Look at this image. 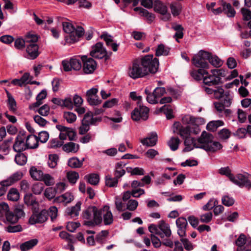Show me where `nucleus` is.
<instances>
[{"label":"nucleus","mask_w":251,"mask_h":251,"mask_svg":"<svg viewBox=\"0 0 251 251\" xmlns=\"http://www.w3.org/2000/svg\"><path fill=\"white\" fill-rule=\"evenodd\" d=\"M159 60L153 54H148L136 58L129 68L128 75L134 79L142 78L150 74H155L159 68Z\"/></svg>","instance_id":"1"},{"label":"nucleus","mask_w":251,"mask_h":251,"mask_svg":"<svg viewBox=\"0 0 251 251\" xmlns=\"http://www.w3.org/2000/svg\"><path fill=\"white\" fill-rule=\"evenodd\" d=\"M84 220L83 225L89 227H94L102 222L101 212L95 206L88 207L82 215Z\"/></svg>","instance_id":"2"},{"label":"nucleus","mask_w":251,"mask_h":251,"mask_svg":"<svg viewBox=\"0 0 251 251\" xmlns=\"http://www.w3.org/2000/svg\"><path fill=\"white\" fill-rule=\"evenodd\" d=\"M213 137L212 134L204 131L199 138L200 143L198 147L206 151L215 152L223 148L222 145L218 141H213Z\"/></svg>","instance_id":"3"},{"label":"nucleus","mask_w":251,"mask_h":251,"mask_svg":"<svg viewBox=\"0 0 251 251\" xmlns=\"http://www.w3.org/2000/svg\"><path fill=\"white\" fill-rule=\"evenodd\" d=\"M62 26L64 31L69 34L65 37L66 44L70 45L77 42L84 34V29L82 27L77 26L75 28L69 22H63Z\"/></svg>","instance_id":"4"},{"label":"nucleus","mask_w":251,"mask_h":251,"mask_svg":"<svg viewBox=\"0 0 251 251\" xmlns=\"http://www.w3.org/2000/svg\"><path fill=\"white\" fill-rule=\"evenodd\" d=\"M211 75L205 76L203 78V83L206 85L212 86L221 83L222 77H225L226 71L223 69H213L211 70Z\"/></svg>","instance_id":"5"},{"label":"nucleus","mask_w":251,"mask_h":251,"mask_svg":"<svg viewBox=\"0 0 251 251\" xmlns=\"http://www.w3.org/2000/svg\"><path fill=\"white\" fill-rule=\"evenodd\" d=\"M101 121L100 117H94L92 112L86 113L82 120V125L79 129V133L80 135L85 134L89 129L91 125L96 126L97 123Z\"/></svg>","instance_id":"6"},{"label":"nucleus","mask_w":251,"mask_h":251,"mask_svg":"<svg viewBox=\"0 0 251 251\" xmlns=\"http://www.w3.org/2000/svg\"><path fill=\"white\" fill-rule=\"evenodd\" d=\"M183 123L189 125L192 129V133L197 135L201 131L200 126L204 124L205 121L201 117H196L190 115H187L182 118Z\"/></svg>","instance_id":"7"},{"label":"nucleus","mask_w":251,"mask_h":251,"mask_svg":"<svg viewBox=\"0 0 251 251\" xmlns=\"http://www.w3.org/2000/svg\"><path fill=\"white\" fill-rule=\"evenodd\" d=\"M25 214L22 208L19 206L16 207L13 211L9 210L2 221L6 224L14 225L18 222L20 219L24 217Z\"/></svg>","instance_id":"8"},{"label":"nucleus","mask_w":251,"mask_h":251,"mask_svg":"<svg viewBox=\"0 0 251 251\" xmlns=\"http://www.w3.org/2000/svg\"><path fill=\"white\" fill-rule=\"evenodd\" d=\"M210 55V52L201 50L194 56L192 59L193 64L198 68L207 69L209 66L207 61Z\"/></svg>","instance_id":"9"},{"label":"nucleus","mask_w":251,"mask_h":251,"mask_svg":"<svg viewBox=\"0 0 251 251\" xmlns=\"http://www.w3.org/2000/svg\"><path fill=\"white\" fill-rule=\"evenodd\" d=\"M90 55L93 58L99 59H104L105 61L109 58V55L106 49L101 42H98L92 47Z\"/></svg>","instance_id":"10"},{"label":"nucleus","mask_w":251,"mask_h":251,"mask_svg":"<svg viewBox=\"0 0 251 251\" xmlns=\"http://www.w3.org/2000/svg\"><path fill=\"white\" fill-rule=\"evenodd\" d=\"M145 93L147 95L146 99L148 102L151 104L157 103L158 100L166 93V89L164 87H156L152 93L146 88Z\"/></svg>","instance_id":"11"},{"label":"nucleus","mask_w":251,"mask_h":251,"mask_svg":"<svg viewBox=\"0 0 251 251\" xmlns=\"http://www.w3.org/2000/svg\"><path fill=\"white\" fill-rule=\"evenodd\" d=\"M139 107L135 108L131 113V118L135 121H146L148 119L149 109L139 104Z\"/></svg>","instance_id":"12"},{"label":"nucleus","mask_w":251,"mask_h":251,"mask_svg":"<svg viewBox=\"0 0 251 251\" xmlns=\"http://www.w3.org/2000/svg\"><path fill=\"white\" fill-rule=\"evenodd\" d=\"M249 174H238L236 176H233L231 181L240 187H245L248 189L251 188V181L249 179Z\"/></svg>","instance_id":"13"},{"label":"nucleus","mask_w":251,"mask_h":251,"mask_svg":"<svg viewBox=\"0 0 251 251\" xmlns=\"http://www.w3.org/2000/svg\"><path fill=\"white\" fill-rule=\"evenodd\" d=\"M83 62V71L85 74H93L97 68L96 61L91 57H88L86 55L81 57Z\"/></svg>","instance_id":"14"},{"label":"nucleus","mask_w":251,"mask_h":251,"mask_svg":"<svg viewBox=\"0 0 251 251\" xmlns=\"http://www.w3.org/2000/svg\"><path fill=\"white\" fill-rule=\"evenodd\" d=\"M173 128V132L179 135L183 139L190 136L191 133H192V129L190 126L183 127L178 122L174 123Z\"/></svg>","instance_id":"15"},{"label":"nucleus","mask_w":251,"mask_h":251,"mask_svg":"<svg viewBox=\"0 0 251 251\" xmlns=\"http://www.w3.org/2000/svg\"><path fill=\"white\" fill-rule=\"evenodd\" d=\"M48 217V211L46 210H42L40 212H35L30 216L29 222L31 225L36 223L42 224L47 221Z\"/></svg>","instance_id":"16"},{"label":"nucleus","mask_w":251,"mask_h":251,"mask_svg":"<svg viewBox=\"0 0 251 251\" xmlns=\"http://www.w3.org/2000/svg\"><path fill=\"white\" fill-rule=\"evenodd\" d=\"M62 64L64 70L66 72L70 71L72 69L75 71H78L82 67L80 60L74 58L70 59V60H63Z\"/></svg>","instance_id":"17"},{"label":"nucleus","mask_w":251,"mask_h":251,"mask_svg":"<svg viewBox=\"0 0 251 251\" xmlns=\"http://www.w3.org/2000/svg\"><path fill=\"white\" fill-rule=\"evenodd\" d=\"M25 138L24 134L17 135L13 146L15 152H22L28 149L26 142H25Z\"/></svg>","instance_id":"18"},{"label":"nucleus","mask_w":251,"mask_h":251,"mask_svg":"<svg viewBox=\"0 0 251 251\" xmlns=\"http://www.w3.org/2000/svg\"><path fill=\"white\" fill-rule=\"evenodd\" d=\"M23 176V173L21 171H17L11 175L6 179L0 182V186H5L6 188L15 182L18 181Z\"/></svg>","instance_id":"19"},{"label":"nucleus","mask_w":251,"mask_h":251,"mask_svg":"<svg viewBox=\"0 0 251 251\" xmlns=\"http://www.w3.org/2000/svg\"><path fill=\"white\" fill-rule=\"evenodd\" d=\"M158 231V235L162 239L164 237L169 238L172 235L170 225L163 220L159 223Z\"/></svg>","instance_id":"20"},{"label":"nucleus","mask_w":251,"mask_h":251,"mask_svg":"<svg viewBox=\"0 0 251 251\" xmlns=\"http://www.w3.org/2000/svg\"><path fill=\"white\" fill-rule=\"evenodd\" d=\"M100 211L101 212L104 225L105 226L111 225L113 222V216L109 207L105 205L102 209H100Z\"/></svg>","instance_id":"21"},{"label":"nucleus","mask_w":251,"mask_h":251,"mask_svg":"<svg viewBox=\"0 0 251 251\" xmlns=\"http://www.w3.org/2000/svg\"><path fill=\"white\" fill-rule=\"evenodd\" d=\"M154 10L164 15L163 18L164 20L167 21L170 17V14L168 13L167 7L160 0H155L154 3Z\"/></svg>","instance_id":"22"},{"label":"nucleus","mask_w":251,"mask_h":251,"mask_svg":"<svg viewBox=\"0 0 251 251\" xmlns=\"http://www.w3.org/2000/svg\"><path fill=\"white\" fill-rule=\"evenodd\" d=\"M176 224L177 227V234L180 237L186 235V229L188 225L186 218L180 217L176 219Z\"/></svg>","instance_id":"23"},{"label":"nucleus","mask_w":251,"mask_h":251,"mask_svg":"<svg viewBox=\"0 0 251 251\" xmlns=\"http://www.w3.org/2000/svg\"><path fill=\"white\" fill-rule=\"evenodd\" d=\"M39 47L35 43H30L26 47V51L27 53L26 57L29 59H35L39 55Z\"/></svg>","instance_id":"24"},{"label":"nucleus","mask_w":251,"mask_h":251,"mask_svg":"<svg viewBox=\"0 0 251 251\" xmlns=\"http://www.w3.org/2000/svg\"><path fill=\"white\" fill-rule=\"evenodd\" d=\"M184 139V143L185 146V148L183 149V151L184 152L190 151H192L194 148H200L197 147L199 146L200 144L199 142V138L197 140H196L194 138L189 136Z\"/></svg>","instance_id":"25"},{"label":"nucleus","mask_w":251,"mask_h":251,"mask_svg":"<svg viewBox=\"0 0 251 251\" xmlns=\"http://www.w3.org/2000/svg\"><path fill=\"white\" fill-rule=\"evenodd\" d=\"M157 141V135L156 132H151L149 136L141 140V143L147 147L154 146Z\"/></svg>","instance_id":"26"},{"label":"nucleus","mask_w":251,"mask_h":251,"mask_svg":"<svg viewBox=\"0 0 251 251\" xmlns=\"http://www.w3.org/2000/svg\"><path fill=\"white\" fill-rule=\"evenodd\" d=\"M28 149H36L39 146V140L37 136L35 135H29L27 136L25 141Z\"/></svg>","instance_id":"27"},{"label":"nucleus","mask_w":251,"mask_h":251,"mask_svg":"<svg viewBox=\"0 0 251 251\" xmlns=\"http://www.w3.org/2000/svg\"><path fill=\"white\" fill-rule=\"evenodd\" d=\"M81 202H77L76 204L71 207H68L66 210V214L72 218L77 216L80 210Z\"/></svg>","instance_id":"28"},{"label":"nucleus","mask_w":251,"mask_h":251,"mask_svg":"<svg viewBox=\"0 0 251 251\" xmlns=\"http://www.w3.org/2000/svg\"><path fill=\"white\" fill-rule=\"evenodd\" d=\"M191 76L197 81L203 79L204 75H208V72L204 69H199L198 70H193L190 73Z\"/></svg>","instance_id":"29"},{"label":"nucleus","mask_w":251,"mask_h":251,"mask_svg":"<svg viewBox=\"0 0 251 251\" xmlns=\"http://www.w3.org/2000/svg\"><path fill=\"white\" fill-rule=\"evenodd\" d=\"M37 239H31L22 244L20 246L21 251H28L35 247L38 243Z\"/></svg>","instance_id":"30"},{"label":"nucleus","mask_w":251,"mask_h":251,"mask_svg":"<svg viewBox=\"0 0 251 251\" xmlns=\"http://www.w3.org/2000/svg\"><path fill=\"white\" fill-rule=\"evenodd\" d=\"M125 165L123 162L116 163L114 172V175L115 177L119 179L125 174L126 171L123 169Z\"/></svg>","instance_id":"31"},{"label":"nucleus","mask_w":251,"mask_h":251,"mask_svg":"<svg viewBox=\"0 0 251 251\" xmlns=\"http://www.w3.org/2000/svg\"><path fill=\"white\" fill-rule=\"evenodd\" d=\"M79 146L78 144L74 142H69L62 146V149L66 152L76 153L79 150Z\"/></svg>","instance_id":"32"},{"label":"nucleus","mask_w":251,"mask_h":251,"mask_svg":"<svg viewBox=\"0 0 251 251\" xmlns=\"http://www.w3.org/2000/svg\"><path fill=\"white\" fill-rule=\"evenodd\" d=\"M170 49H171L170 48L162 44H159L155 50V56H167L169 54Z\"/></svg>","instance_id":"33"},{"label":"nucleus","mask_w":251,"mask_h":251,"mask_svg":"<svg viewBox=\"0 0 251 251\" xmlns=\"http://www.w3.org/2000/svg\"><path fill=\"white\" fill-rule=\"evenodd\" d=\"M31 177L34 180H41L43 178L44 173L42 171L37 169L35 166H32L29 170Z\"/></svg>","instance_id":"34"},{"label":"nucleus","mask_w":251,"mask_h":251,"mask_svg":"<svg viewBox=\"0 0 251 251\" xmlns=\"http://www.w3.org/2000/svg\"><path fill=\"white\" fill-rule=\"evenodd\" d=\"M74 199V197L70 193H66L60 196L56 197L54 201L56 202H63L66 204L70 203Z\"/></svg>","instance_id":"35"},{"label":"nucleus","mask_w":251,"mask_h":251,"mask_svg":"<svg viewBox=\"0 0 251 251\" xmlns=\"http://www.w3.org/2000/svg\"><path fill=\"white\" fill-rule=\"evenodd\" d=\"M84 179L91 185H97L100 181V176L97 174L92 173L85 176Z\"/></svg>","instance_id":"36"},{"label":"nucleus","mask_w":251,"mask_h":251,"mask_svg":"<svg viewBox=\"0 0 251 251\" xmlns=\"http://www.w3.org/2000/svg\"><path fill=\"white\" fill-rule=\"evenodd\" d=\"M5 92L8 98V108L10 111L14 113L17 110L16 102L13 97L11 95V94L8 91L5 90Z\"/></svg>","instance_id":"37"},{"label":"nucleus","mask_w":251,"mask_h":251,"mask_svg":"<svg viewBox=\"0 0 251 251\" xmlns=\"http://www.w3.org/2000/svg\"><path fill=\"white\" fill-rule=\"evenodd\" d=\"M222 6L223 7V12L228 17H234L236 12L230 3L224 2L222 3Z\"/></svg>","instance_id":"38"},{"label":"nucleus","mask_w":251,"mask_h":251,"mask_svg":"<svg viewBox=\"0 0 251 251\" xmlns=\"http://www.w3.org/2000/svg\"><path fill=\"white\" fill-rule=\"evenodd\" d=\"M134 10L135 11H139L140 13L141 14L142 16L145 17L147 19L150 23L152 22L154 19V16L152 13H150L147 10L142 7H135L134 8Z\"/></svg>","instance_id":"39"},{"label":"nucleus","mask_w":251,"mask_h":251,"mask_svg":"<svg viewBox=\"0 0 251 251\" xmlns=\"http://www.w3.org/2000/svg\"><path fill=\"white\" fill-rule=\"evenodd\" d=\"M15 156V161L16 164L20 166H23L27 162L26 156L22 152H17Z\"/></svg>","instance_id":"40"},{"label":"nucleus","mask_w":251,"mask_h":251,"mask_svg":"<svg viewBox=\"0 0 251 251\" xmlns=\"http://www.w3.org/2000/svg\"><path fill=\"white\" fill-rule=\"evenodd\" d=\"M7 197L9 201H16L19 199L20 194L17 189L12 188L9 190Z\"/></svg>","instance_id":"41"},{"label":"nucleus","mask_w":251,"mask_h":251,"mask_svg":"<svg viewBox=\"0 0 251 251\" xmlns=\"http://www.w3.org/2000/svg\"><path fill=\"white\" fill-rule=\"evenodd\" d=\"M84 160L83 158L82 160L80 161L77 157H72L69 159L68 165L73 168H80L83 165Z\"/></svg>","instance_id":"42"},{"label":"nucleus","mask_w":251,"mask_h":251,"mask_svg":"<svg viewBox=\"0 0 251 251\" xmlns=\"http://www.w3.org/2000/svg\"><path fill=\"white\" fill-rule=\"evenodd\" d=\"M24 201L28 206H34L38 203L35 197L31 193H27L25 195Z\"/></svg>","instance_id":"43"},{"label":"nucleus","mask_w":251,"mask_h":251,"mask_svg":"<svg viewBox=\"0 0 251 251\" xmlns=\"http://www.w3.org/2000/svg\"><path fill=\"white\" fill-rule=\"evenodd\" d=\"M159 111L163 112L168 119H171L174 117L173 110L170 105H164L159 109Z\"/></svg>","instance_id":"44"},{"label":"nucleus","mask_w":251,"mask_h":251,"mask_svg":"<svg viewBox=\"0 0 251 251\" xmlns=\"http://www.w3.org/2000/svg\"><path fill=\"white\" fill-rule=\"evenodd\" d=\"M224 125V123L222 121H211L208 123L206 126V129L211 131H215L218 127Z\"/></svg>","instance_id":"45"},{"label":"nucleus","mask_w":251,"mask_h":251,"mask_svg":"<svg viewBox=\"0 0 251 251\" xmlns=\"http://www.w3.org/2000/svg\"><path fill=\"white\" fill-rule=\"evenodd\" d=\"M12 138H10L5 140L1 145H0V151L5 155L9 153L10 144L12 141Z\"/></svg>","instance_id":"46"},{"label":"nucleus","mask_w":251,"mask_h":251,"mask_svg":"<svg viewBox=\"0 0 251 251\" xmlns=\"http://www.w3.org/2000/svg\"><path fill=\"white\" fill-rule=\"evenodd\" d=\"M59 157L56 154H51L49 155L48 164L50 168H54L57 165Z\"/></svg>","instance_id":"47"},{"label":"nucleus","mask_w":251,"mask_h":251,"mask_svg":"<svg viewBox=\"0 0 251 251\" xmlns=\"http://www.w3.org/2000/svg\"><path fill=\"white\" fill-rule=\"evenodd\" d=\"M208 61L212 65L217 68L223 64V62L217 56L212 55L211 53Z\"/></svg>","instance_id":"48"},{"label":"nucleus","mask_w":251,"mask_h":251,"mask_svg":"<svg viewBox=\"0 0 251 251\" xmlns=\"http://www.w3.org/2000/svg\"><path fill=\"white\" fill-rule=\"evenodd\" d=\"M105 185L109 187H116L118 183V179L115 176L112 177L110 175H107L105 177Z\"/></svg>","instance_id":"49"},{"label":"nucleus","mask_w":251,"mask_h":251,"mask_svg":"<svg viewBox=\"0 0 251 251\" xmlns=\"http://www.w3.org/2000/svg\"><path fill=\"white\" fill-rule=\"evenodd\" d=\"M180 142V140L178 137H173L168 142V145L172 151H175L177 150Z\"/></svg>","instance_id":"50"},{"label":"nucleus","mask_w":251,"mask_h":251,"mask_svg":"<svg viewBox=\"0 0 251 251\" xmlns=\"http://www.w3.org/2000/svg\"><path fill=\"white\" fill-rule=\"evenodd\" d=\"M5 230L9 233H15L22 231L23 228L19 224L16 225H9L5 227Z\"/></svg>","instance_id":"51"},{"label":"nucleus","mask_w":251,"mask_h":251,"mask_svg":"<svg viewBox=\"0 0 251 251\" xmlns=\"http://www.w3.org/2000/svg\"><path fill=\"white\" fill-rule=\"evenodd\" d=\"M87 100L91 105H98L101 103V100L98 99V96L86 95Z\"/></svg>","instance_id":"52"},{"label":"nucleus","mask_w":251,"mask_h":251,"mask_svg":"<svg viewBox=\"0 0 251 251\" xmlns=\"http://www.w3.org/2000/svg\"><path fill=\"white\" fill-rule=\"evenodd\" d=\"M67 178L70 183L75 184L79 178V174L75 171L69 172L67 173Z\"/></svg>","instance_id":"53"},{"label":"nucleus","mask_w":251,"mask_h":251,"mask_svg":"<svg viewBox=\"0 0 251 251\" xmlns=\"http://www.w3.org/2000/svg\"><path fill=\"white\" fill-rule=\"evenodd\" d=\"M172 13L174 16L178 15L181 10V6L179 3H173L170 5Z\"/></svg>","instance_id":"54"},{"label":"nucleus","mask_w":251,"mask_h":251,"mask_svg":"<svg viewBox=\"0 0 251 251\" xmlns=\"http://www.w3.org/2000/svg\"><path fill=\"white\" fill-rule=\"evenodd\" d=\"M115 204L117 210L119 211H124L126 210L124 203L123 202L120 198L117 196L115 198Z\"/></svg>","instance_id":"55"},{"label":"nucleus","mask_w":251,"mask_h":251,"mask_svg":"<svg viewBox=\"0 0 251 251\" xmlns=\"http://www.w3.org/2000/svg\"><path fill=\"white\" fill-rule=\"evenodd\" d=\"M63 117L69 123H73L76 119V115L71 112H65L63 114Z\"/></svg>","instance_id":"56"},{"label":"nucleus","mask_w":251,"mask_h":251,"mask_svg":"<svg viewBox=\"0 0 251 251\" xmlns=\"http://www.w3.org/2000/svg\"><path fill=\"white\" fill-rule=\"evenodd\" d=\"M44 188V186L42 183L37 182L33 185L32 190L34 194L39 195L43 192Z\"/></svg>","instance_id":"57"},{"label":"nucleus","mask_w":251,"mask_h":251,"mask_svg":"<svg viewBox=\"0 0 251 251\" xmlns=\"http://www.w3.org/2000/svg\"><path fill=\"white\" fill-rule=\"evenodd\" d=\"M41 180L43 181L47 186H51L54 183V178L48 174H44Z\"/></svg>","instance_id":"58"},{"label":"nucleus","mask_w":251,"mask_h":251,"mask_svg":"<svg viewBox=\"0 0 251 251\" xmlns=\"http://www.w3.org/2000/svg\"><path fill=\"white\" fill-rule=\"evenodd\" d=\"M56 194L55 190L52 187L47 188L44 192L45 196L50 200L54 198Z\"/></svg>","instance_id":"59"},{"label":"nucleus","mask_w":251,"mask_h":251,"mask_svg":"<svg viewBox=\"0 0 251 251\" xmlns=\"http://www.w3.org/2000/svg\"><path fill=\"white\" fill-rule=\"evenodd\" d=\"M126 209L130 211H134L138 206V202L135 200H129L126 203Z\"/></svg>","instance_id":"60"},{"label":"nucleus","mask_w":251,"mask_h":251,"mask_svg":"<svg viewBox=\"0 0 251 251\" xmlns=\"http://www.w3.org/2000/svg\"><path fill=\"white\" fill-rule=\"evenodd\" d=\"M49 138V134L46 131H42L39 133L38 136H37L39 142L42 143H45L47 142Z\"/></svg>","instance_id":"61"},{"label":"nucleus","mask_w":251,"mask_h":251,"mask_svg":"<svg viewBox=\"0 0 251 251\" xmlns=\"http://www.w3.org/2000/svg\"><path fill=\"white\" fill-rule=\"evenodd\" d=\"M63 142L57 138L51 139L49 143L50 148H56L63 146Z\"/></svg>","instance_id":"62"},{"label":"nucleus","mask_w":251,"mask_h":251,"mask_svg":"<svg viewBox=\"0 0 251 251\" xmlns=\"http://www.w3.org/2000/svg\"><path fill=\"white\" fill-rule=\"evenodd\" d=\"M219 173L222 175H225L227 176L230 180L233 176V175L231 174V170L228 167L221 168L219 170Z\"/></svg>","instance_id":"63"},{"label":"nucleus","mask_w":251,"mask_h":251,"mask_svg":"<svg viewBox=\"0 0 251 251\" xmlns=\"http://www.w3.org/2000/svg\"><path fill=\"white\" fill-rule=\"evenodd\" d=\"M212 213L211 212H209L200 216V221L202 223H209L212 218Z\"/></svg>","instance_id":"64"}]
</instances>
